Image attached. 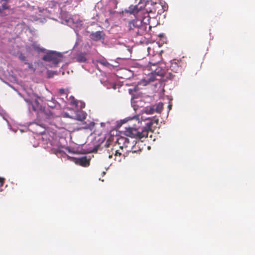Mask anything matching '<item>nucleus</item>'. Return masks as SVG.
I'll list each match as a JSON object with an SVG mask.
<instances>
[{
    "instance_id": "f257e3e1",
    "label": "nucleus",
    "mask_w": 255,
    "mask_h": 255,
    "mask_svg": "<svg viewBox=\"0 0 255 255\" xmlns=\"http://www.w3.org/2000/svg\"><path fill=\"white\" fill-rule=\"evenodd\" d=\"M148 120L145 127L143 128L130 127L126 128L125 134L132 138L141 139L147 137L149 132H152V127L153 122L150 121L149 118H147Z\"/></svg>"
},
{
    "instance_id": "f03ea898",
    "label": "nucleus",
    "mask_w": 255,
    "mask_h": 255,
    "mask_svg": "<svg viewBox=\"0 0 255 255\" xmlns=\"http://www.w3.org/2000/svg\"><path fill=\"white\" fill-rule=\"evenodd\" d=\"M117 142L120 149H117V150L114 151L115 152L114 159L116 161H121L122 158H125L128 155V139L126 137H120L117 139Z\"/></svg>"
},
{
    "instance_id": "7ed1b4c3",
    "label": "nucleus",
    "mask_w": 255,
    "mask_h": 255,
    "mask_svg": "<svg viewBox=\"0 0 255 255\" xmlns=\"http://www.w3.org/2000/svg\"><path fill=\"white\" fill-rule=\"evenodd\" d=\"M62 54L55 51H50L43 56L42 59L44 61L52 62L57 65L61 61Z\"/></svg>"
},
{
    "instance_id": "20e7f679",
    "label": "nucleus",
    "mask_w": 255,
    "mask_h": 255,
    "mask_svg": "<svg viewBox=\"0 0 255 255\" xmlns=\"http://www.w3.org/2000/svg\"><path fill=\"white\" fill-rule=\"evenodd\" d=\"M186 66V63L182 60L173 59L171 61L170 68L174 73H181Z\"/></svg>"
},
{
    "instance_id": "39448f33",
    "label": "nucleus",
    "mask_w": 255,
    "mask_h": 255,
    "mask_svg": "<svg viewBox=\"0 0 255 255\" xmlns=\"http://www.w3.org/2000/svg\"><path fill=\"white\" fill-rule=\"evenodd\" d=\"M164 70L160 67H158L153 70V72L151 73V75L149 79V81L152 82L155 80H157V77H159L160 78H161L164 76Z\"/></svg>"
},
{
    "instance_id": "423d86ee",
    "label": "nucleus",
    "mask_w": 255,
    "mask_h": 255,
    "mask_svg": "<svg viewBox=\"0 0 255 255\" xmlns=\"http://www.w3.org/2000/svg\"><path fill=\"white\" fill-rule=\"evenodd\" d=\"M74 161L76 164L83 167H88L90 165V159L85 156L79 158H74Z\"/></svg>"
},
{
    "instance_id": "0eeeda50",
    "label": "nucleus",
    "mask_w": 255,
    "mask_h": 255,
    "mask_svg": "<svg viewBox=\"0 0 255 255\" xmlns=\"http://www.w3.org/2000/svg\"><path fill=\"white\" fill-rule=\"evenodd\" d=\"M105 34L102 31H98L92 32L90 34V38L94 41H97L104 39Z\"/></svg>"
},
{
    "instance_id": "6e6552de",
    "label": "nucleus",
    "mask_w": 255,
    "mask_h": 255,
    "mask_svg": "<svg viewBox=\"0 0 255 255\" xmlns=\"http://www.w3.org/2000/svg\"><path fill=\"white\" fill-rule=\"evenodd\" d=\"M146 26L143 24H141L139 26L138 25L137 28H136V30H135V33L136 35H142L145 33L146 30Z\"/></svg>"
},
{
    "instance_id": "1a4fd4ad",
    "label": "nucleus",
    "mask_w": 255,
    "mask_h": 255,
    "mask_svg": "<svg viewBox=\"0 0 255 255\" xmlns=\"http://www.w3.org/2000/svg\"><path fill=\"white\" fill-rule=\"evenodd\" d=\"M138 25L136 24V21L134 20L130 21L128 23V26L129 30L131 31H133V33L135 32V30H136V28H137Z\"/></svg>"
},
{
    "instance_id": "9d476101",
    "label": "nucleus",
    "mask_w": 255,
    "mask_h": 255,
    "mask_svg": "<svg viewBox=\"0 0 255 255\" xmlns=\"http://www.w3.org/2000/svg\"><path fill=\"white\" fill-rule=\"evenodd\" d=\"M31 47L34 50L38 52H43L45 50V49L43 48H41L40 47V45L38 44L36 42H33L31 44Z\"/></svg>"
},
{
    "instance_id": "9b49d317",
    "label": "nucleus",
    "mask_w": 255,
    "mask_h": 255,
    "mask_svg": "<svg viewBox=\"0 0 255 255\" xmlns=\"http://www.w3.org/2000/svg\"><path fill=\"white\" fill-rule=\"evenodd\" d=\"M118 144L117 143L115 146L114 147H112L111 148V149L108 150V153H109V158L111 159L113 157V156L115 155V152H114V150H117Z\"/></svg>"
},
{
    "instance_id": "f8f14e48",
    "label": "nucleus",
    "mask_w": 255,
    "mask_h": 255,
    "mask_svg": "<svg viewBox=\"0 0 255 255\" xmlns=\"http://www.w3.org/2000/svg\"><path fill=\"white\" fill-rule=\"evenodd\" d=\"M86 118V114L83 112H80L79 113L76 115L77 119L80 121H83L84 120H85Z\"/></svg>"
},
{
    "instance_id": "ddd939ff",
    "label": "nucleus",
    "mask_w": 255,
    "mask_h": 255,
    "mask_svg": "<svg viewBox=\"0 0 255 255\" xmlns=\"http://www.w3.org/2000/svg\"><path fill=\"white\" fill-rule=\"evenodd\" d=\"M134 5H131L128 7V9L125 10V11L127 13L130 14H136V11L134 10Z\"/></svg>"
},
{
    "instance_id": "4468645a",
    "label": "nucleus",
    "mask_w": 255,
    "mask_h": 255,
    "mask_svg": "<svg viewBox=\"0 0 255 255\" xmlns=\"http://www.w3.org/2000/svg\"><path fill=\"white\" fill-rule=\"evenodd\" d=\"M97 61L98 63H100V64H101L105 67H109L110 65V63L105 59H99V60H98Z\"/></svg>"
},
{
    "instance_id": "2eb2a0df",
    "label": "nucleus",
    "mask_w": 255,
    "mask_h": 255,
    "mask_svg": "<svg viewBox=\"0 0 255 255\" xmlns=\"http://www.w3.org/2000/svg\"><path fill=\"white\" fill-rule=\"evenodd\" d=\"M77 60L79 62H85L86 61L87 59L83 54H80L77 57Z\"/></svg>"
},
{
    "instance_id": "dca6fc26",
    "label": "nucleus",
    "mask_w": 255,
    "mask_h": 255,
    "mask_svg": "<svg viewBox=\"0 0 255 255\" xmlns=\"http://www.w3.org/2000/svg\"><path fill=\"white\" fill-rule=\"evenodd\" d=\"M163 108V104L162 103H159L156 107V112L160 113Z\"/></svg>"
},
{
    "instance_id": "f3484780",
    "label": "nucleus",
    "mask_w": 255,
    "mask_h": 255,
    "mask_svg": "<svg viewBox=\"0 0 255 255\" xmlns=\"http://www.w3.org/2000/svg\"><path fill=\"white\" fill-rule=\"evenodd\" d=\"M155 109L153 107H146L144 109V112L147 114H152L154 112Z\"/></svg>"
},
{
    "instance_id": "a211bd4d",
    "label": "nucleus",
    "mask_w": 255,
    "mask_h": 255,
    "mask_svg": "<svg viewBox=\"0 0 255 255\" xmlns=\"http://www.w3.org/2000/svg\"><path fill=\"white\" fill-rule=\"evenodd\" d=\"M137 4L138 5L139 8L140 9V10H141L145 8L146 6V2L142 1V0H140Z\"/></svg>"
},
{
    "instance_id": "6ab92c4d",
    "label": "nucleus",
    "mask_w": 255,
    "mask_h": 255,
    "mask_svg": "<svg viewBox=\"0 0 255 255\" xmlns=\"http://www.w3.org/2000/svg\"><path fill=\"white\" fill-rule=\"evenodd\" d=\"M149 120H150V121H152V122H153V125L155 124L156 126L158 125V122H159V120H158V119L156 116L155 117H153L151 119L149 118Z\"/></svg>"
},
{
    "instance_id": "aec40b11",
    "label": "nucleus",
    "mask_w": 255,
    "mask_h": 255,
    "mask_svg": "<svg viewBox=\"0 0 255 255\" xmlns=\"http://www.w3.org/2000/svg\"><path fill=\"white\" fill-rule=\"evenodd\" d=\"M0 7H2L3 9H4L5 10L9 9L10 8V5H9L7 4V2H3L2 3L1 6Z\"/></svg>"
},
{
    "instance_id": "412c9836",
    "label": "nucleus",
    "mask_w": 255,
    "mask_h": 255,
    "mask_svg": "<svg viewBox=\"0 0 255 255\" xmlns=\"http://www.w3.org/2000/svg\"><path fill=\"white\" fill-rule=\"evenodd\" d=\"M70 103L71 105H74L76 107H77L78 101L77 100L75 99L74 97H72Z\"/></svg>"
},
{
    "instance_id": "4be33fe9",
    "label": "nucleus",
    "mask_w": 255,
    "mask_h": 255,
    "mask_svg": "<svg viewBox=\"0 0 255 255\" xmlns=\"http://www.w3.org/2000/svg\"><path fill=\"white\" fill-rule=\"evenodd\" d=\"M25 64L27 65L29 69L32 70L33 72L35 71V69L33 68V66L31 63L25 62Z\"/></svg>"
},
{
    "instance_id": "5701e85b",
    "label": "nucleus",
    "mask_w": 255,
    "mask_h": 255,
    "mask_svg": "<svg viewBox=\"0 0 255 255\" xmlns=\"http://www.w3.org/2000/svg\"><path fill=\"white\" fill-rule=\"evenodd\" d=\"M19 58L21 61H25L26 60V57L22 53L19 55Z\"/></svg>"
},
{
    "instance_id": "b1692460",
    "label": "nucleus",
    "mask_w": 255,
    "mask_h": 255,
    "mask_svg": "<svg viewBox=\"0 0 255 255\" xmlns=\"http://www.w3.org/2000/svg\"><path fill=\"white\" fill-rule=\"evenodd\" d=\"M159 63V61H153V60H152L151 61H150L149 62V65H153V66H155L157 64H158Z\"/></svg>"
},
{
    "instance_id": "393cba45",
    "label": "nucleus",
    "mask_w": 255,
    "mask_h": 255,
    "mask_svg": "<svg viewBox=\"0 0 255 255\" xmlns=\"http://www.w3.org/2000/svg\"><path fill=\"white\" fill-rule=\"evenodd\" d=\"M5 179L0 177V187L3 186L4 182Z\"/></svg>"
},
{
    "instance_id": "a878e982",
    "label": "nucleus",
    "mask_w": 255,
    "mask_h": 255,
    "mask_svg": "<svg viewBox=\"0 0 255 255\" xmlns=\"http://www.w3.org/2000/svg\"><path fill=\"white\" fill-rule=\"evenodd\" d=\"M5 10L0 6V16H3L5 14L3 13V10Z\"/></svg>"
},
{
    "instance_id": "bb28decb",
    "label": "nucleus",
    "mask_w": 255,
    "mask_h": 255,
    "mask_svg": "<svg viewBox=\"0 0 255 255\" xmlns=\"http://www.w3.org/2000/svg\"><path fill=\"white\" fill-rule=\"evenodd\" d=\"M134 10L136 11V14L139 11H140V9L139 8L138 4H136L134 5Z\"/></svg>"
},
{
    "instance_id": "cd10ccee",
    "label": "nucleus",
    "mask_w": 255,
    "mask_h": 255,
    "mask_svg": "<svg viewBox=\"0 0 255 255\" xmlns=\"http://www.w3.org/2000/svg\"><path fill=\"white\" fill-rule=\"evenodd\" d=\"M65 90L64 89H60L59 90V93L60 94V95H64L65 94Z\"/></svg>"
},
{
    "instance_id": "c85d7f7f",
    "label": "nucleus",
    "mask_w": 255,
    "mask_h": 255,
    "mask_svg": "<svg viewBox=\"0 0 255 255\" xmlns=\"http://www.w3.org/2000/svg\"><path fill=\"white\" fill-rule=\"evenodd\" d=\"M109 11L111 14H114L115 13V11L110 10Z\"/></svg>"
},
{
    "instance_id": "c756f323",
    "label": "nucleus",
    "mask_w": 255,
    "mask_h": 255,
    "mask_svg": "<svg viewBox=\"0 0 255 255\" xmlns=\"http://www.w3.org/2000/svg\"><path fill=\"white\" fill-rule=\"evenodd\" d=\"M9 0H1V1L8 2Z\"/></svg>"
},
{
    "instance_id": "7c9ffc66",
    "label": "nucleus",
    "mask_w": 255,
    "mask_h": 255,
    "mask_svg": "<svg viewBox=\"0 0 255 255\" xmlns=\"http://www.w3.org/2000/svg\"><path fill=\"white\" fill-rule=\"evenodd\" d=\"M132 119H136V121L137 122V123H138V124H139V123H140V122H139L138 120H137L136 119V117H133Z\"/></svg>"
},
{
    "instance_id": "2f4dec72",
    "label": "nucleus",
    "mask_w": 255,
    "mask_h": 255,
    "mask_svg": "<svg viewBox=\"0 0 255 255\" xmlns=\"http://www.w3.org/2000/svg\"><path fill=\"white\" fill-rule=\"evenodd\" d=\"M107 142H108V141H107V142H106V144H105V146H106V147H109V145H108V144H107Z\"/></svg>"
},
{
    "instance_id": "473e14b6",
    "label": "nucleus",
    "mask_w": 255,
    "mask_h": 255,
    "mask_svg": "<svg viewBox=\"0 0 255 255\" xmlns=\"http://www.w3.org/2000/svg\"><path fill=\"white\" fill-rule=\"evenodd\" d=\"M171 107H172V105H169L168 106V108H169V109H170L171 108Z\"/></svg>"
},
{
    "instance_id": "72a5a7b5",
    "label": "nucleus",
    "mask_w": 255,
    "mask_h": 255,
    "mask_svg": "<svg viewBox=\"0 0 255 255\" xmlns=\"http://www.w3.org/2000/svg\"><path fill=\"white\" fill-rule=\"evenodd\" d=\"M117 3L116 2V7H117Z\"/></svg>"
}]
</instances>
